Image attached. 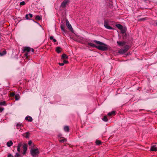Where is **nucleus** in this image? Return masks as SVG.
Masks as SVG:
<instances>
[{"label":"nucleus","mask_w":157,"mask_h":157,"mask_svg":"<svg viewBox=\"0 0 157 157\" xmlns=\"http://www.w3.org/2000/svg\"><path fill=\"white\" fill-rule=\"evenodd\" d=\"M96 143L97 145H99L101 144V142L99 140H96Z\"/></svg>","instance_id":"26"},{"label":"nucleus","mask_w":157,"mask_h":157,"mask_svg":"<svg viewBox=\"0 0 157 157\" xmlns=\"http://www.w3.org/2000/svg\"><path fill=\"white\" fill-rule=\"evenodd\" d=\"M91 41L99 45H97L96 47V48L99 50L105 51L107 50L108 49V46L107 45L100 41L95 40H91Z\"/></svg>","instance_id":"1"},{"label":"nucleus","mask_w":157,"mask_h":157,"mask_svg":"<svg viewBox=\"0 0 157 157\" xmlns=\"http://www.w3.org/2000/svg\"><path fill=\"white\" fill-rule=\"evenodd\" d=\"M33 21H34V22H35L36 23H37L38 24V23L37 22H36L34 20H33Z\"/></svg>","instance_id":"47"},{"label":"nucleus","mask_w":157,"mask_h":157,"mask_svg":"<svg viewBox=\"0 0 157 157\" xmlns=\"http://www.w3.org/2000/svg\"><path fill=\"white\" fill-rule=\"evenodd\" d=\"M151 150L152 151H157V148L155 145H152L151 147Z\"/></svg>","instance_id":"11"},{"label":"nucleus","mask_w":157,"mask_h":157,"mask_svg":"<svg viewBox=\"0 0 157 157\" xmlns=\"http://www.w3.org/2000/svg\"><path fill=\"white\" fill-rule=\"evenodd\" d=\"M117 43L118 46H123L125 45L126 44V42L124 41H117Z\"/></svg>","instance_id":"9"},{"label":"nucleus","mask_w":157,"mask_h":157,"mask_svg":"<svg viewBox=\"0 0 157 157\" xmlns=\"http://www.w3.org/2000/svg\"><path fill=\"white\" fill-rule=\"evenodd\" d=\"M35 19L36 20H39V16L37 15L35 17Z\"/></svg>","instance_id":"31"},{"label":"nucleus","mask_w":157,"mask_h":157,"mask_svg":"<svg viewBox=\"0 0 157 157\" xmlns=\"http://www.w3.org/2000/svg\"><path fill=\"white\" fill-rule=\"evenodd\" d=\"M56 51L58 53H59L61 52V49L59 47H57L56 48Z\"/></svg>","instance_id":"18"},{"label":"nucleus","mask_w":157,"mask_h":157,"mask_svg":"<svg viewBox=\"0 0 157 157\" xmlns=\"http://www.w3.org/2000/svg\"><path fill=\"white\" fill-rule=\"evenodd\" d=\"M19 128H20L19 127H17V129H19Z\"/></svg>","instance_id":"46"},{"label":"nucleus","mask_w":157,"mask_h":157,"mask_svg":"<svg viewBox=\"0 0 157 157\" xmlns=\"http://www.w3.org/2000/svg\"><path fill=\"white\" fill-rule=\"evenodd\" d=\"M88 45L89 46H90L92 47L96 48V47L97 46V45H96L95 44H94L91 42L88 43Z\"/></svg>","instance_id":"12"},{"label":"nucleus","mask_w":157,"mask_h":157,"mask_svg":"<svg viewBox=\"0 0 157 157\" xmlns=\"http://www.w3.org/2000/svg\"><path fill=\"white\" fill-rule=\"evenodd\" d=\"M116 26L119 29H122L123 26L121 24H117L116 25Z\"/></svg>","instance_id":"21"},{"label":"nucleus","mask_w":157,"mask_h":157,"mask_svg":"<svg viewBox=\"0 0 157 157\" xmlns=\"http://www.w3.org/2000/svg\"><path fill=\"white\" fill-rule=\"evenodd\" d=\"M62 58L63 59H67L68 57L67 55L64 54L62 55Z\"/></svg>","instance_id":"23"},{"label":"nucleus","mask_w":157,"mask_h":157,"mask_svg":"<svg viewBox=\"0 0 157 157\" xmlns=\"http://www.w3.org/2000/svg\"><path fill=\"white\" fill-rule=\"evenodd\" d=\"M145 20V18H142V19H141L140 20H141V21H143V20Z\"/></svg>","instance_id":"44"},{"label":"nucleus","mask_w":157,"mask_h":157,"mask_svg":"<svg viewBox=\"0 0 157 157\" xmlns=\"http://www.w3.org/2000/svg\"><path fill=\"white\" fill-rule=\"evenodd\" d=\"M53 37L52 36H51L50 37V39L51 40H52L53 39Z\"/></svg>","instance_id":"41"},{"label":"nucleus","mask_w":157,"mask_h":157,"mask_svg":"<svg viewBox=\"0 0 157 157\" xmlns=\"http://www.w3.org/2000/svg\"><path fill=\"white\" fill-rule=\"evenodd\" d=\"M64 129L65 132H68L69 131V128L68 126H65L64 128Z\"/></svg>","instance_id":"19"},{"label":"nucleus","mask_w":157,"mask_h":157,"mask_svg":"<svg viewBox=\"0 0 157 157\" xmlns=\"http://www.w3.org/2000/svg\"><path fill=\"white\" fill-rule=\"evenodd\" d=\"M38 149H32L31 150V153L33 156H36L38 154Z\"/></svg>","instance_id":"4"},{"label":"nucleus","mask_w":157,"mask_h":157,"mask_svg":"<svg viewBox=\"0 0 157 157\" xmlns=\"http://www.w3.org/2000/svg\"><path fill=\"white\" fill-rule=\"evenodd\" d=\"M104 26L105 28L109 29H113L109 25V21L107 20H105L104 21Z\"/></svg>","instance_id":"5"},{"label":"nucleus","mask_w":157,"mask_h":157,"mask_svg":"<svg viewBox=\"0 0 157 157\" xmlns=\"http://www.w3.org/2000/svg\"><path fill=\"white\" fill-rule=\"evenodd\" d=\"M59 65H60V66H63V65H64V63H59Z\"/></svg>","instance_id":"38"},{"label":"nucleus","mask_w":157,"mask_h":157,"mask_svg":"<svg viewBox=\"0 0 157 157\" xmlns=\"http://www.w3.org/2000/svg\"><path fill=\"white\" fill-rule=\"evenodd\" d=\"M8 157H13V156L11 154L9 153L8 154Z\"/></svg>","instance_id":"35"},{"label":"nucleus","mask_w":157,"mask_h":157,"mask_svg":"<svg viewBox=\"0 0 157 157\" xmlns=\"http://www.w3.org/2000/svg\"><path fill=\"white\" fill-rule=\"evenodd\" d=\"M145 1H146V0H144Z\"/></svg>","instance_id":"50"},{"label":"nucleus","mask_w":157,"mask_h":157,"mask_svg":"<svg viewBox=\"0 0 157 157\" xmlns=\"http://www.w3.org/2000/svg\"><path fill=\"white\" fill-rule=\"evenodd\" d=\"M68 63V61H67V60H64L63 61V63H64V64H66V63Z\"/></svg>","instance_id":"36"},{"label":"nucleus","mask_w":157,"mask_h":157,"mask_svg":"<svg viewBox=\"0 0 157 157\" xmlns=\"http://www.w3.org/2000/svg\"><path fill=\"white\" fill-rule=\"evenodd\" d=\"M40 20L41 19V17H40Z\"/></svg>","instance_id":"48"},{"label":"nucleus","mask_w":157,"mask_h":157,"mask_svg":"<svg viewBox=\"0 0 157 157\" xmlns=\"http://www.w3.org/2000/svg\"><path fill=\"white\" fill-rule=\"evenodd\" d=\"M0 105H4L6 106V102L5 101H3L2 102H0Z\"/></svg>","instance_id":"24"},{"label":"nucleus","mask_w":157,"mask_h":157,"mask_svg":"<svg viewBox=\"0 0 157 157\" xmlns=\"http://www.w3.org/2000/svg\"><path fill=\"white\" fill-rule=\"evenodd\" d=\"M16 126L17 127H19L20 128H21L23 127L22 124L20 123H17L16 124Z\"/></svg>","instance_id":"27"},{"label":"nucleus","mask_w":157,"mask_h":157,"mask_svg":"<svg viewBox=\"0 0 157 157\" xmlns=\"http://www.w3.org/2000/svg\"><path fill=\"white\" fill-rule=\"evenodd\" d=\"M32 144V142L31 140H30L28 143V144L29 145H31Z\"/></svg>","instance_id":"37"},{"label":"nucleus","mask_w":157,"mask_h":157,"mask_svg":"<svg viewBox=\"0 0 157 157\" xmlns=\"http://www.w3.org/2000/svg\"><path fill=\"white\" fill-rule=\"evenodd\" d=\"M20 98V96L19 94H17L15 95V99L16 100H18Z\"/></svg>","instance_id":"16"},{"label":"nucleus","mask_w":157,"mask_h":157,"mask_svg":"<svg viewBox=\"0 0 157 157\" xmlns=\"http://www.w3.org/2000/svg\"><path fill=\"white\" fill-rule=\"evenodd\" d=\"M103 121H108V119L106 116H104V117L102 119Z\"/></svg>","instance_id":"25"},{"label":"nucleus","mask_w":157,"mask_h":157,"mask_svg":"<svg viewBox=\"0 0 157 157\" xmlns=\"http://www.w3.org/2000/svg\"><path fill=\"white\" fill-rule=\"evenodd\" d=\"M4 108H3L0 107V113H1L4 110Z\"/></svg>","instance_id":"34"},{"label":"nucleus","mask_w":157,"mask_h":157,"mask_svg":"<svg viewBox=\"0 0 157 157\" xmlns=\"http://www.w3.org/2000/svg\"><path fill=\"white\" fill-rule=\"evenodd\" d=\"M22 144L21 143H20L18 144L17 147H19L20 148L21 146L22 145Z\"/></svg>","instance_id":"33"},{"label":"nucleus","mask_w":157,"mask_h":157,"mask_svg":"<svg viewBox=\"0 0 157 157\" xmlns=\"http://www.w3.org/2000/svg\"><path fill=\"white\" fill-rule=\"evenodd\" d=\"M29 17L30 18H31L33 17V15L31 13H29L28 14H26L25 16V18L27 19H29Z\"/></svg>","instance_id":"15"},{"label":"nucleus","mask_w":157,"mask_h":157,"mask_svg":"<svg viewBox=\"0 0 157 157\" xmlns=\"http://www.w3.org/2000/svg\"><path fill=\"white\" fill-rule=\"evenodd\" d=\"M13 144V143L12 141L11 140H10L7 143L6 145L8 147H10Z\"/></svg>","instance_id":"13"},{"label":"nucleus","mask_w":157,"mask_h":157,"mask_svg":"<svg viewBox=\"0 0 157 157\" xmlns=\"http://www.w3.org/2000/svg\"><path fill=\"white\" fill-rule=\"evenodd\" d=\"M121 32L122 33L124 34L126 32V28L123 27H122V29H120Z\"/></svg>","instance_id":"17"},{"label":"nucleus","mask_w":157,"mask_h":157,"mask_svg":"<svg viewBox=\"0 0 157 157\" xmlns=\"http://www.w3.org/2000/svg\"><path fill=\"white\" fill-rule=\"evenodd\" d=\"M40 27H41V26L40 25Z\"/></svg>","instance_id":"49"},{"label":"nucleus","mask_w":157,"mask_h":157,"mask_svg":"<svg viewBox=\"0 0 157 157\" xmlns=\"http://www.w3.org/2000/svg\"><path fill=\"white\" fill-rule=\"evenodd\" d=\"M52 40H53V41L54 42H56V40L55 39H53Z\"/></svg>","instance_id":"43"},{"label":"nucleus","mask_w":157,"mask_h":157,"mask_svg":"<svg viewBox=\"0 0 157 157\" xmlns=\"http://www.w3.org/2000/svg\"><path fill=\"white\" fill-rule=\"evenodd\" d=\"M115 111H113L111 112L108 113V115L109 116H110L111 115H115Z\"/></svg>","instance_id":"20"},{"label":"nucleus","mask_w":157,"mask_h":157,"mask_svg":"<svg viewBox=\"0 0 157 157\" xmlns=\"http://www.w3.org/2000/svg\"><path fill=\"white\" fill-rule=\"evenodd\" d=\"M6 54V50H4L2 52H0V56H3Z\"/></svg>","instance_id":"22"},{"label":"nucleus","mask_w":157,"mask_h":157,"mask_svg":"<svg viewBox=\"0 0 157 157\" xmlns=\"http://www.w3.org/2000/svg\"><path fill=\"white\" fill-rule=\"evenodd\" d=\"M66 24L68 28L71 31L73 30L71 25L70 24L69 21L67 20L66 21Z\"/></svg>","instance_id":"7"},{"label":"nucleus","mask_w":157,"mask_h":157,"mask_svg":"<svg viewBox=\"0 0 157 157\" xmlns=\"http://www.w3.org/2000/svg\"><path fill=\"white\" fill-rule=\"evenodd\" d=\"M69 2V1L68 0H64L61 3L60 6L62 8L65 7L66 5Z\"/></svg>","instance_id":"6"},{"label":"nucleus","mask_w":157,"mask_h":157,"mask_svg":"<svg viewBox=\"0 0 157 157\" xmlns=\"http://www.w3.org/2000/svg\"><path fill=\"white\" fill-rule=\"evenodd\" d=\"M66 139L65 138H63L61 140H60L59 141L61 142H66Z\"/></svg>","instance_id":"29"},{"label":"nucleus","mask_w":157,"mask_h":157,"mask_svg":"<svg viewBox=\"0 0 157 157\" xmlns=\"http://www.w3.org/2000/svg\"><path fill=\"white\" fill-rule=\"evenodd\" d=\"M61 28L63 31H64V28L63 26H62V25L61 26Z\"/></svg>","instance_id":"39"},{"label":"nucleus","mask_w":157,"mask_h":157,"mask_svg":"<svg viewBox=\"0 0 157 157\" xmlns=\"http://www.w3.org/2000/svg\"><path fill=\"white\" fill-rule=\"evenodd\" d=\"M25 4V2L24 1L21 2L20 3V5L21 6L24 5Z\"/></svg>","instance_id":"30"},{"label":"nucleus","mask_w":157,"mask_h":157,"mask_svg":"<svg viewBox=\"0 0 157 157\" xmlns=\"http://www.w3.org/2000/svg\"><path fill=\"white\" fill-rule=\"evenodd\" d=\"M15 157H22L18 153H16L15 155Z\"/></svg>","instance_id":"28"},{"label":"nucleus","mask_w":157,"mask_h":157,"mask_svg":"<svg viewBox=\"0 0 157 157\" xmlns=\"http://www.w3.org/2000/svg\"><path fill=\"white\" fill-rule=\"evenodd\" d=\"M129 48V46L128 45H125L124 48H121L120 49L118 52L121 54H123L126 52Z\"/></svg>","instance_id":"3"},{"label":"nucleus","mask_w":157,"mask_h":157,"mask_svg":"<svg viewBox=\"0 0 157 157\" xmlns=\"http://www.w3.org/2000/svg\"><path fill=\"white\" fill-rule=\"evenodd\" d=\"M31 50V48L29 47H25L24 48L23 50L24 52H26L25 54V56L26 57V58L27 59H29V56L30 52Z\"/></svg>","instance_id":"2"},{"label":"nucleus","mask_w":157,"mask_h":157,"mask_svg":"<svg viewBox=\"0 0 157 157\" xmlns=\"http://www.w3.org/2000/svg\"><path fill=\"white\" fill-rule=\"evenodd\" d=\"M25 120L29 122H31L33 120V119L30 116H28L25 118Z\"/></svg>","instance_id":"10"},{"label":"nucleus","mask_w":157,"mask_h":157,"mask_svg":"<svg viewBox=\"0 0 157 157\" xmlns=\"http://www.w3.org/2000/svg\"><path fill=\"white\" fill-rule=\"evenodd\" d=\"M32 52H34V50L33 48H32Z\"/></svg>","instance_id":"45"},{"label":"nucleus","mask_w":157,"mask_h":157,"mask_svg":"<svg viewBox=\"0 0 157 157\" xmlns=\"http://www.w3.org/2000/svg\"><path fill=\"white\" fill-rule=\"evenodd\" d=\"M23 150L22 154L23 155H25L26 152L27 150V145L25 144L23 146Z\"/></svg>","instance_id":"8"},{"label":"nucleus","mask_w":157,"mask_h":157,"mask_svg":"<svg viewBox=\"0 0 157 157\" xmlns=\"http://www.w3.org/2000/svg\"><path fill=\"white\" fill-rule=\"evenodd\" d=\"M20 148L19 147H17V151L19 152H20Z\"/></svg>","instance_id":"40"},{"label":"nucleus","mask_w":157,"mask_h":157,"mask_svg":"<svg viewBox=\"0 0 157 157\" xmlns=\"http://www.w3.org/2000/svg\"><path fill=\"white\" fill-rule=\"evenodd\" d=\"M10 95L11 97H13L15 96V94L13 92L10 93Z\"/></svg>","instance_id":"32"},{"label":"nucleus","mask_w":157,"mask_h":157,"mask_svg":"<svg viewBox=\"0 0 157 157\" xmlns=\"http://www.w3.org/2000/svg\"><path fill=\"white\" fill-rule=\"evenodd\" d=\"M23 135L24 137H25L26 138H28L29 136V132H27L23 134Z\"/></svg>","instance_id":"14"},{"label":"nucleus","mask_w":157,"mask_h":157,"mask_svg":"<svg viewBox=\"0 0 157 157\" xmlns=\"http://www.w3.org/2000/svg\"><path fill=\"white\" fill-rule=\"evenodd\" d=\"M2 36V35L0 33V41H2V38L1 37V36Z\"/></svg>","instance_id":"42"}]
</instances>
